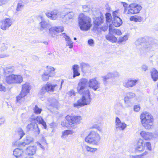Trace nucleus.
<instances>
[{"label": "nucleus", "mask_w": 158, "mask_h": 158, "mask_svg": "<svg viewBox=\"0 0 158 158\" xmlns=\"http://www.w3.org/2000/svg\"><path fill=\"white\" fill-rule=\"evenodd\" d=\"M87 79L82 78L80 79L77 84V90L78 93L82 95V98L78 100L77 103L74 104V107L89 105L91 102V98L89 90L86 89L88 83Z\"/></svg>", "instance_id": "1"}, {"label": "nucleus", "mask_w": 158, "mask_h": 158, "mask_svg": "<svg viewBox=\"0 0 158 158\" xmlns=\"http://www.w3.org/2000/svg\"><path fill=\"white\" fill-rule=\"evenodd\" d=\"M140 122L142 125L146 129H150L153 125L154 118L149 112L144 111L140 116Z\"/></svg>", "instance_id": "2"}, {"label": "nucleus", "mask_w": 158, "mask_h": 158, "mask_svg": "<svg viewBox=\"0 0 158 158\" xmlns=\"http://www.w3.org/2000/svg\"><path fill=\"white\" fill-rule=\"evenodd\" d=\"M79 27L81 30L87 31L91 26V20L89 17L83 14H80L78 18Z\"/></svg>", "instance_id": "3"}, {"label": "nucleus", "mask_w": 158, "mask_h": 158, "mask_svg": "<svg viewBox=\"0 0 158 158\" xmlns=\"http://www.w3.org/2000/svg\"><path fill=\"white\" fill-rule=\"evenodd\" d=\"M100 135L95 131H91L85 138L86 142L95 145H98L101 140Z\"/></svg>", "instance_id": "4"}, {"label": "nucleus", "mask_w": 158, "mask_h": 158, "mask_svg": "<svg viewBox=\"0 0 158 158\" xmlns=\"http://www.w3.org/2000/svg\"><path fill=\"white\" fill-rule=\"evenodd\" d=\"M30 89L31 87L29 83L26 82L22 85L21 92L16 97L17 103H22L24 101L25 97L29 92Z\"/></svg>", "instance_id": "5"}, {"label": "nucleus", "mask_w": 158, "mask_h": 158, "mask_svg": "<svg viewBox=\"0 0 158 158\" xmlns=\"http://www.w3.org/2000/svg\"><path fill=\"white\" fill-rule=\"evenodd\" d=\"M23 81V77L20 75L11 74L6 76V81L8 84L20 83Z\"/></svg>", "instance_id": "6"}, {"label": "nucleus", "mask_w": 158, "mask_h": 158, "mask_svg": "<svg viewBox=\"0 0 158 158\" xmlns=\"http://www.w3.org/2000/svg\"><path fill=\"white\" fill-rule=\"evenodd\" d=\"M58 85L57 84H52L50 82H48L43 86L40 90L41 94H44L46 91L48 93H52L54 90H56L58 88Z\"/></svg>", "instance_id": "7"}, {"label": "nucleus", "mask_w": 158, "mask_h": 158, "mask_svg": "<svg viewBox=\"0 0 158 158\" xmlns=\"http://www.w3.org/2000/svg\"><path fill=\"white\" fill-rule=\"evenodd\" d=\"M55 69L51 66L47 67V70L41 75L42 79L44 81H47L48 80L50 77L54 75Z\"/></svg>", "instance_id": "8"}, {"label": "nucleus", "mask_w": 158, "mask_h": 158, "mask_svg": "<svg viewBox=\"0 0 158 158\" xmlns=\"http://www.w3.org/2000/svg\"><path fill=\"white\" fill-rule=\"evenodd\" d=\"M127 14L132 15L138 13L141 9V6L136 3H132L129 5Z\"/></svg>", "instance_id": "9"}, {"label": "nucleus", "mask_w": 158, "mask_h": 158, "mask_svg": "<svg viewBox=\"0 0 158 158\" xmlns=\"http://www.w3.org/2000/svg\"><path fill=\"white\" fill-rule=\"evenodd\" d=\"M74 16V13L72 11H63L61 15V18L64 22H69L73 20Z\"/></svg>", "instance_id": "10"}, {"label": "nucleus", "mask_w": 158, "mask_h": 158, "mask_svg": "<svg viewBox=\"0 0 158 158\" xmlns=\"http://www.w3.org/2000/svg\"><path fill=\"white\" fill-rule=\"evenodd\" d=\"M88 85L89 87L94 91L100 88V83L95 78L90 79L88 81Z\"/></svg>", "instance_id": "11"}, {"label": "nucleus", "mask_w": 158, "mask_h": 158, "mask_svg": "<svg viewBox=\"0 0 158 158\" xmlns=\"http://www.w3.org/2000/svg\"><path fill=\"white\" fill-rule=\"evenodd\" d=\"M41 19L42 21L39 23L40 31H43L44 30H45L46 32H47L48 30L49 34V35L50 29L52 27L50 24L46 22L43 17H41Z\"/></svg>", "instance_id": "12"}, {"label": "nucleus", "mask_w": 158, "mask_h": 158, "mask_svg": "<svg viewBox=\"0 0 158 158\" xmlns=\"http://www.w3.org/2000/svg\"><path fill=\"white\" fill-rule=\"evenodd\" d=\"M0 28L2 30H6L11 25L12 23V20L7 18L0 21Z\"/></svg>", "instance_id": "13"}, {"label": "nucleus", "mask_w": 158, "mask_h": 158, "mask_svg": "<svg viewBox=\"0 0 158 158\" xmlns=\"http://www.w3.org/2000/svg\"><path fill=\"white\" fill-rule=\"evenodd\" d=\"M138 81V80L130 78L124 81L123 82V85L126 88H131L135 86Z\"/></svg>", "instance_id": "14"}, {"label": "nucleus", "mask_w": 158, "mask_h": 158, "mask_svg": "<svg viewBox=\"0 0 158 158\" xmlns=\"http://www.w3.org/2000/svg\"><path fill=\"white\" fill-rule=\"evenodd\" d=\"M135 96V94L133 92H129L126 93V96L124 98V101L127 106H132V104L130 100Z\"/></svg>", "instance_id": "15"}, {"label": "nucleus", "mask_w": 158, "mask_h": 158, "mask_svg": "<svg viewBox=\"0 0 158 158\" xmlns=\"http://www.w3.org/2000/svg\"><path fill=\"white\" fill-rule=\"evenodd\" d=\"M61 12H60L57 10H54L51 11L50 13H46L45 14L47 17L50 18L51 19L55 20L59 16H60L61 17Z\"/></svg>", "instance_id": "16"}, {"label": "nucleus", "mask_w": 158, "mask_h": 158, "mask_svg": "<svg viewBox=\"0 0 158 158\" xmlns=\"http://www.w3.org/2000/svg\"><path fill=\"white\" fill-rule=\"evenodd\" d=\"M64 31V27L63 26L52 27H51L49 30V35L53 37L57 32H61Z\"/></svg>", "instance_id": "17"}, {"label": "nucleus", "mask_w": 158, "mask_h": 158, "mask_svg": "<svg viewBox=\"0 0 158 158\" xmlns=\"http://www.w3.org/2000/svg\"><path fill=\"white\" fill-rule=\"evenodd\" d=\"M115 127L117 129L123 130L127 127V124L124 122H121L120 119L116 117L115 120Z\"/></svg>", "instance_id": "18"}, {"label": "nucleus", "mask_w": 158, "mask_h": 158, "mask_svg": "<svg viewBox=\"0 0 158 158\" xmlns=\"http://www.w3.org/2000/svg\"><path fill=\"white\" fill-rule=\"evenodd\" d=\"M33 141V138L29 135L27 136L24 138L23 142L18 143V146L21 148L27 145Z\"/></svg>", "instance_id": "19"}, {"label": "nucleus", "mask_w": 158, "mask_h": 158, "mask_svg": "<svg viewBox=\"0 0 158 158\" xmlns=\"http://www.w3.org/2000/svg\"><path fill=\"white\" fill-rule=\"evenodd\" d=\"M145 144L143 141L141 139H139L135 146V149L136 151L142 152L144 150Z\"/></svg>", "instance_id": "20"}, {"label": "nucleus", "mask_w": 158, "mask_h": 158, "mask_svg": "<svg viewBox=\"0 0 158 158\" xmlns=\"http://www.w3.org/2000/svg\"><path fill=\"white\" fill-rule=\"evenodd\" d=\"M36 150V146H29L24 150V152L27 155L31 156L35 153Z\"/></svg>", "instance_id": "21"}, {"label": "nucleus", "mask_w": 158, "mask_h": 158, "mask_svg": "<svg viewBox=\"0 0 158 158\" xmlns=\"http://www.w3.org/2000/svg\"><path fill=\"white\" fill-rule=\"evenodd\" d=\"M27 130V131L32 130L36 132V134H39L40 133V130L38 127L37 124L34 123L28 124L26 127Z\"/></svg>", "instance_id": "22"}, {"label": "nucleus", "mask_w": 158, "mask_h": 158, "mask_svg": "<svg viewBox=\"0 0 158 158\" xmlns=\"http://www.w3.org/2000/svg\"><path fill=\"white\" fill-rule=\"evenodd\" d=\"M141 137L146 140H150L152 139V134L150 132H146L144 131H141L140 132Z\"/></svg>", "instance_id": "23"}, {"label": "nucleus", "mask_w": 158, "mask_h": 158, "mask_svg": "<svg viewBox=\"0 0 158 158\" xmlns=\"http://www.w3.org/2000/svg\"><path fill=\"white\" fill-rule=\"evenodd\" d=\"M104 21V16L102 14L100 13V16L96 17L94 19V23L95 25L99 26Z\"/></svg>", "instance_id": "24"}, {"label": "nucleus", "mask_w": 158, "mask_h": 158, "mask_svg": "<svg viewBox=\"0 0 158 158\" xmlns=\"http://www.w3.org/2000/svg\"><path fill=\"white\" fill-rule=\"evenodd\" d=\"M60 35L63 36L65 39L66 42V45L69 46L70 48H71L73 47V42L71 40L70 38L67 35L64 33L61 34Z\"/></svg>", "instance_id": "25"}, {"label": "nucleus", "mask_w": 158, "mask_h": 158, "mask_svg": "<svg viewBox=\"0 0 158 158\" xmlns=\"http://www.w3.org/2000/svg\"><path fill=\"white\" fill-rule=\"evenodd\" d=\"M158 44L154 42L148 44L146 46V48L150 51H154L158 48Z\"/></svg>", "instance_id": "26"}, {"label": "nucleus", "mask_w": 158, "mask_h": 158, "mask_svg": "<svg viewBox=\"0 0 158 158\" xmlns=\"http://www.w3.org/2000/svg\"><path fill=\"white\" fill-rule=\"evenodd\" d=\"M24 151L21 148H16L13 151V155L16 158H19L23 155Z\"/></svg>", "instance_id": "27"}, {"label": "nucleus", "mask_w": 158, "mask_h": 158, "mask_svg": "<svg viewBox=\"0 0 158 158\" xmlns=\"http://www.w3.org/2000/svg\"><path fill=\"white\" fill-rule=\"evenodd\" d=\"M106 38L109 41L112 43H116L117 40V38L115 37L113 33H110L109 31L108 34L106 36Z\"/></svg>", "instance_id": "28"}, {"label": "nucleus", "mask_w": 158, "mask_h": 158, "mask_svg": "<svg viewBox=\"0 0 158 158\" xmlns=\"http://www.w3.org/2000/svg\"><path fill=\"white\" fill-rule=\"evenodd\" d=\"M109 31H110V33H113V34H115L118 35H120L121 34V32L120 30L114 29L112 27L111 24H110L109 25Z\"/></svg>", "instance_id": "29"}, {"label": "nucleus", "mask_w": 158, "mask_h": 158, "mask_svg": "<svg viewBox=\"0 0 158 158\" xmlns=\"http://www.w3.org/2000/svg\"><path fill=\"white\" fill-rule=\"evenodd\" d=\"M151 77L154 81L158 79V72L154 68L152 69L151 71Z\"/></svg>", "instance_id": "30"}, {"label": "nucleus", "mask_w": 158, "mask_h": 158, "mask_svg": "<svg viewBox=\"0 0 158 158\" xmlns=\"http://www.w3.org/2000/svg\"><path fill=\"white\" fill-rule=\"evenodd\" d=\"M81 119V118L80 116H72L71 123L75 124H78L80 123Z\"/></svg>", "instance_id": "31"}, {"label": "nucleus", "mask_w": 158, "mask_h": 158, "mask_svg": "<svg viewBox=\"0 0 158 158\" xmlns=\"http://www.w3.org/2000/svg\"><path fill=\"white\" fill-rule=\"evenodd\" d=\"M112 23L113 25L115 27H118L122 24V21L119 17H117L113 19Z\"/></svg>", "instance_id": "32"}, {"label": "nucleus", "mask_w": 158, "mask_h": 158, "mask_svg": "<svg viewBox=\"0 0 158 158\" xmlns=\"http://www.w3.org/2000/svg\"><path fill=\"white\" fill-rule=\"evenodd\" d=\"M73 133V131L71 130H65L62 132L61 137L62 139H65L69 135L72 134Z\"/></svg>", "instance_id": "33"}, {"label": "nucleus", "mask_w": 158, "mask_h": 158, "mask_svg": "<svg viewBox=\"0 0 158 158\" xmlns=\"http://www.w3.org/2000/svg\"><path fill=\"white\" fill-rule=\"evenodd\" d=\"M36 120L39 124H42L45 129L46 128V124L44 121L43 119L40 116H38L36 117Z\"/></svg>", "instance_id": "34"}, {"label": "nucleus", "mask_w": 158, "mask_h": 158, "mask_svg": "<svg viewBox=\"0 0 158 158\" xmlns=\"http://www.w3.org/2000/svg\"><path fill=\"white\" fill-rule=\"evenodd\" d=\"M3 70L5 74H7L9 73H12L14 70V68L13 66H8Z\"/></svg>", "instance_id": "35"}, {"label": "nucleus", "mask_w": 158, "mask_h": 158, "mask_svg": "<svg viewBox=\"0 0 158 158\" xmlns=\"http://www.w3.org/2000/svg\"><path fill=\"white\" fill-rule=\"evenodd\" d=\"M81 70L83 72H85L90 68L88 64L83 62L81 64Z\"/></svg>", "instance_id": "36"}, {"label": "nucleus", "mask_w": 158, "mask_h": 158, "mask_svg": "<svg viewBox=\"0 0 158 158\" xmlns=\"http://www.w3.org/2000/svg\"><path fill=\"white\" fill-rule=\"evenodd\" d=\"M85 148L87 152L92 153H94L97 150L96 148H93L87 145L85 146Z\"/></svg>", "instance_id": "37"}, {"label": "nucleus", "mask_w": 158, "mask_h": 158, "mask_svg": "<svg viewBox=\"0 0 158 158\" xmlns=\"http://www.w3.org/2000/svg\"><path fill=\"white\" fill-rule=\"evenodd\" d=\"M106 20V23H109L111 22L112 16L111 14L107 12L105 14Z\"/></svg>", "instance_id": "38"}, {"label": "nucleus", "mask_w": 158, "mask_h": 158, "mask_svg": "<svg viewBox=\"0 0 158 158\" xmlns=\"http://www.w3.org/2000/svg\"><path fill=\"white\" fill-rule=\"evenodd\" d=\"M111 78L118 77L120 76V74L117 71H115L112 72H110Z\"/></svg>", "instance_id": "39"}, {"label": "nucleus", "mask_w": 158, "mask_h": 158, "mask_svg": "<svg viewBox=\"0 0 158 158\" xmlns=\"http://www.w3.org/2000/svg\"><path fill=\"white\" fill-rule=\"evenodd\" d=\"M33 110L34 112L36 114H40L42 110V109L38 107L37 105L35 106L33 108Z\"/></svg>", "instance_id": "40"}, {"label": "nucleus", "mask_w": 158, "mask_h": 158, "mask_svg": "<svg viewBox=\"0 0 158 158\" xmlns=\"http://www.w3.org/2000/svg\"><path fill=\"white\" fill-rule=\"evenodd\" d=\"M128 37L127 35H125L123 37H121L119 38L118 43H120L125 42L128 40Z\"/></svg>", "instance_id": "41"}, {"label": "nucleus", "mask_w": 158, "mask_h": 158, "mask_svg": "<svg viewBox=\"0 0 158 158\" xmlns=\"http://www.w3.org/2000/svg\"><path fill=\"white\" fill-rule=\"evenodd\" d=\"M50 103V106L56 108L58 106V102L56 100L53 99H52Z\"/></svg>", "instance_id": "42"}, {"label": "nucleus", "mask_w": 158, "mask_h": 158, "mask_svg": "<svg viewBox=\"0 0 158 158\" xmlns=\"http://www.w3.org/2000/svg\"><path fill=\"white\" fill-rule=\"evenodd\" d=\"M18 133L20 136V139H21L25 135V133L21 128H19L18 130Z\"/></svg>", "instance_id": "43"}, {"label": "nucleus", "mask_w": 158, "mask_h": 158, "mask_svg": "<svg viewBox=\"0 0 158 158\" xmlns=\"http://www.w3.org/2000/svg\"><path fill=\"white\" fill-rule=\"evenodd\" d=\"M83 10L84 12H87L90 9V6L89 5L86 4L82 6Z\"/></svg>", "instance_id": "44"}, {"label": "nucleus", "mask_w": 158, "mask_h": 158, "mask_svg": "<svg viewBox=\"0 0 158 158\" xmlns=\"http://www.w3.org/2000/svg\"><path fill=\"white\" fill-rule=\"evenodd\" d=\"M121 3L123 4V6L124 7V11L123 13L126 14H127V10H128L127 8H128V4L126 2H122Z\"/></svg>", "instance_id": "45"}, {"label": "nucleus", "mask_w": 158, "mask_h": 158, "mask_svg": "<svg viewBox=\"0 0 158 158\" xmlns=\"http://www.w3.org/2000/svg\"><path fill=\"white\" fill-rule=\"evenodd\" d=\"M23 7V4L21 3H18L17 4L16 10L17 11H21Z\"/></svg>", "instance_id": "46"}, {"label": "nucleus", "mask_w": 158, "mask_h": 158, "mask_svg": "<svg viewBox=\"0 0 158 158\" xmlns=\"http://www.w3.org/2000/svg\"><path fill=\"white\" fill-rule=\"evenodd\" d=\"M102 78H104L106 80H108L111 78L110 72L108 73L106 75L103 76L102 77Z\"/></svg>", "instance_id": "47"}, {"label": "nucleus", "mask_w": 158, "mask_h": 158, "mask_svg": "<svg viewBox=\"0 0 158 158\" xmlns=\"http://www.w3.org/2000/svg\"><path fill=\"white\" fill-rule=\"evenodd\" d=\"M88 44L91 46H94V41L92 39H90L88 41Z\"/></svg>", "instance_id": "48"}, {"label": "nucleus", "mask_w": 158, "mask_h": 158, "mask_svg": "<svg viewBox=\"0 0 158 158\" xmlns=\"http://www.w3.org/2000/svg\"><path fill=\"white\" fill-rule=\"evenodd\" d=\"M79 66L77 64H74L72 66L73 71H79Z\"/></svg>", "instance_id": "49"}, {"label": "nucleus", "mask_w": 158, "mask_h": 158, "mask_svg": "<svg viewBox=\"0 0 158 158\" xmlns=\"http://www.w3.org/2000/svg\"><path fill=\"white\" fill-rule=\"evenodd\" d=\"M9 1V0H0V6L6 4Z\"/></svg>", "instance_id": "50"}, {"label": "nucleus", "mask_w": 158, "mask_h": 158, "mask_svg": "<svg viewBox=\"0 0 158 158\" xmlns=\"http://www.w3.org/2000/svg\"><path fill=\"white\" fill-rule=\"evenodd\" d=\"M73 77L75 78L77 76H79L80 75V73L79 72V71H73Z\"/></svg>", "instance_id": "51"}, {"label": "nucleus", "mask_w": 158, "mask_h": 158, "mask_svg": "<svg viewBox=\"0 0 158 158\" xmlns=\"http://www.w3.org/2000/svg\"><path fill=\"white\" fill-rule=\"evenodd\" d=\"M145 145L147 148L148 149L149 151H151L152 149L151 145L150 143L149 142H145Z\"/></svg>", "instance_id": "52"}, {"label": "nucleus", "mask_w": 158, "mask_h": 158, "mask_svg": "<svg viewBox=\"0 0 158 158\" xmlns=\"http://www.w3.org/2000/svg\"><path fill=\"white\" fill-rule=\"evenodd\" d=\"M68 95L70 96L76 95V92L74 91L73 89H71L69 92Z\"/></svg>", "instance_id": "53"}, {"label": "nucleus", "mask_w": 158, "mask_h": 158, "mask_svg": "<svg viewBox=\"0 0 158 158\" xmlns=\"http://www.w3.org/2000/svg\"><path fill=\"white\" fill-rule=\"evenodd\" d=\"M141 39H139L135 41V44L137 46H139L140 45H141L142 44V43L141 42Z\"/></svg>", "instance_id": "54"}, {"label": "nucleus", "mask_w": 158, "mask_h": 158, "mask_svg": "<svg viewBox=\"0 0 158 158\" xmlns=\"http://www.w3.org/2000/svg\"><path fill=\"white\" fill-rule=\"evenodd\" d=\"M36 117L34 116V115H32L31 117L29 118V121L30 122H34L36 119Z\"/></svg>", "instance_id": "55"}, {"label": "nucleus", "mask_w": 158, "mask_h": 158, "mask_svg": "<svg viewBox=\"0 0 158 158\" xmlns=\"http://www.w3.org/2000/svg\"><path fill=\"white\" fill-rule=\"evenodd\" d=\"M118 11L116 10L114 11L112 15L113 17V19L115 18H116L117 17H119L118 16Z\"/></svg>", "instance_id": "56"}, {"label": "nucleus", "mask_w": 158, "mask_h": 158, "mask_svg": "<svg viewBox=\"0 0 158 158\" xmlns=\"http://www.w3.org/2000/svg\"><path fill=\"white\" fill-rule=\"evenodd\" d=\"M72 116H71L69 115H67L65 117L66 119L69 122L71 123L72 122Z\"/></svg>", "instance_id": "57"}, {"label": "nucleus", "mask_w": 158, "mask_h": 158, "mask_svg": "<svg viewBox=\"0 0 158 158\" xmlns=\"http://www.w3.org/2000/svg\"><path fill=\"white\" fill-rule=\"evenodd\" d=\"M134 109L135 111L138 112L140 109V107L138 105H135L134 106Z\"/></svg>", "instance_id": "58"}, {"label": "nucleus", "mask_w": 158, "mask_h": 158, "mask_svg": "<svg viewBox=\"0 0 158 158\" xmlns=\"http://www.w3.org/2000/svg\"><path fill=\"white\" fill-rule=\"evenodd\" d=\"M5 121V118L3 117L0 118V125L3 124Z\"/></svg>", "instance_id": "59"}, {"label": "nucleus", "mask_w": 158, "mask_h": 158, "mask_svg": "<svg viewBox=\"0 0 158 158\" xmlns=\"http://www.w3.org/2000/svg\"><path fill=\"white\" fill-rule=\"evenodd\" d=\"M130 19L131 21H134L135 22H138L137 20V17H135L134 16H131Z\"/></svg>", "instance_id": "60"}, {"label": "nucleus", "mask_w": 158, "mask_h": 158, "mask_svg": "<svg viewBox=\"0 0 158 158\" xmlns=\"http://www.w3.org/2000/svg\"><path fill=\"white\" fill-rule=\"evenodd\" d=\"M6 89L5 87L2 84H0V91H5Z\"/></svg>", "instance_id": "61"}, {"label": "nucleus", "mask_w": 158, "mask_h": 158, "mask_svg": "<svg viewBox=\"0 0 158 158\" xmlns=\"http://www.w3.org/2000/svg\"><path fill=\"white\" fill-rule=\"evenodd\" d=\"M108 25L107 23L106 25H105L103 27L101 28V30L103 31H106L108 29Z\"/></svg>", "instance_id": "62"}, {"label": "nucleus", "mask_w": 158, "mask_h": 158, "mask_svg": "<svg viewBox=\"0 0 158 158\" xmlns=\"http://www.w3.org/2000/svg\"><path fill=\"white\" fill-rule=\"evenodd\" d=\"M142 69L144 71H146L148 69V67L147 66L145 65H143L141 67Z\"/></svg>", "instance_id": "63"}, {"label": "nucleus", "mask_w": 158, "mask_h": 158, "mask_svg": "<svg viewBox=\"0 0 158 158\" xmlns=\"http://www.w3.org/2000/svg\"><path fill=\"white\" fill-rule=\"evenodd\" d=\"M137 21L139 22H141L143 20V18L140 16H139L137 17Z\"/></svg>", "instance_id": "64"}]
</instances>
